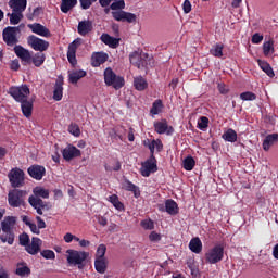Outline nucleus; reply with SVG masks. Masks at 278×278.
Wrapping results in <instances>:
<instances>
[{
	"label": "nucleus",
	"mask_w": 278,
	"mask_h": 278,
	"mask_svg": "<svg viewBox=\"0 0 278 278\" xmlns=\"http://www.w3.org/2000/svg\"><path fill=\"white\" fill-rule=\"evenodd\" d=\"M33 193L34 194L28 198V202L30 203L31 207L37 211V214L42 216V208L46 207L42 199H49V189H45L43 187H35L33 189Z\"/></svg>",
	"instance_id": "1"
},
{
	"label": "nucleus",
	"mask_w": 278,
	"mask_h": 278,
	"mask_svg": "<svg viewBox=\"0 0 278 278\" xmlns=\"http://www.w3.org/2000/svg\"><path fill=\"white\" fill-rule=\"evenodd\" d=\"M1 229L3 235L0 236L1 242L9 244H14V229H16V217L15 216H7L1 222Z\"/></svg>",
	"instance_id": "2"
},
{
	"label": "nucleus",
	"mask_w": 278,
	"mask_h": 278,
	"mask_svg": "<svg viewBox=\"0 0 278 278\" xmlns=\"http://www.w3.org/2000/svg\"><path fill=\"white\" fill-rule=\"evenodd\" d=\"M89 256L90 253L86 251H77L73 249L67 250L65 254L68 266H78V268L84 266V263Z\"/></svg>",
	"instance_id": "3"
},
{
	"label": "nucleus",
	"mask_w": 278,
	"mask_h": 278,
	"mask_svg": "<svg viewBox=\"0 0 278 278\" xmlns=\"http://www.w3.org/2000/svg\"><path fill=\"white\" fill-rule=\"evenodd\" d=\"M104 83L106 86H113L115 90H121L125 86V78L117 76L112 68L108 67L104 71Z\"/></svg>",
	"instance_id": "4"
},
{
	"label": "nucleus",
	"mask_w": 278,
	"mask_h": 278,
	"mask_svg": "<svg viewBox=\"0 0 278 278\" xmlns=\"http://www.w3.org/2000/svg\"><path fill=\"white\" fill-rule=\"evenodd\" d=\"M129 60L134 66H137V68H144V66L149 65L151 58L149 54L138 50L130 53Z\"/></svg>",
	"instance_id": "5"
},
{
	"label": "nucleus",
	"mask_w": 278,
	"mask_h": 278,
	"mask_svg": "<svg viewBox=\"0 0 278 278\" xmlns=\"http://www.w3.org/2000/svg\"><path fill=\"white\" fill-rule=\"evenodd\" d=\"M225 257V249L222 245H215L205 253L207 264H218Z\"/></svg>",
	"instance_id": "6"
},
{
	"label": "nucleus",
	"mask_w": 278,
	"mask_h": 278,
	"mask_svg": "<svg viewBox=\"0 0 278 278\" xmlns=\"http://www.w3.org/2000/svg\"><path fill=\"white\" fill-rule=\"evenodd\" d=\"M9 94H11V97H13V99H15L18 103H23L27 101V97L30 94L29 87L26 85L11 87L9 89Z\"/></svg>",
	"instance_id": "7"
},
{
	"label": "nucleus",
	"mask_w": 278,
	"mask_h": 278,
	"mask_svg": "<svg viewBox=\"0 0 278 278\" xmlns=\"http://www.w3.org/2000/svg\"><path fill=\"white\" fill-rule=\"evenodd\" d=\"M27 192L23 190H13L9 192L8 201L11 207H21L25 205V197Z\"/></svg>",
	"instance_id": "8"
},
{
	"label": "nucleus",
	"mask_w": 278,
	"mask_h": 278,
	"mask_svg": "<svg viewBox=\"0 0 278 278\" xmlns=\"http://www.w3.org/2000/svg\"><path fill=\"white\" fill-rule=\"evenodd\" d=\"M9 181L13 188H21L25 181V173L18 167L11 169L9 173Z\"/></svg>",
	"instance_id": "9"
},
{
	"label": "nucleus",
	"mask_w": 278,
	"mask_h": 278,
	"mask_svg": "<svg viewBox=\"0 0 278 278\" xmlns=\"http://www.w3.org/2000/svg\"><path fill=\"white\" fill-rule=\"evenodd\" d=\"M140 173L142 177H149L151 173H157V161L151 155L149 160L142 163Z\"/></svg>",
	"instance_id": "10"
},
{
	"label": "nucleus",
	"mask_w": 278,
	"mask_h": 278,
	"mask_svg": "<svg viewBox=\"0 0 278 278\" xmlns=\"http://www.w3.org/2000/svg\"><path fill=\"white\" fill-rule=\"evenodd\" d=\"M112 16L115 21H119L122 23L135 24L138 21V15L126 11H112Z\"/></svg>",
	"instance_id": "11"
},
{
	"label": "nucleus",
	"mask_w": 278,
	"mask_h": 278,
	"mask_svg": "<svg viewBox=\"0 0 278 278\" xmlns=\"http://www.w3.org/2000/svg\"><path fill=\"white\" fill-rule=\"evenodd\" d=\"M27 42L34 51H47L49 49V43L45 39H40L34 35L27 38Z\"/></svg>",
	"instance_id": "12"
},
{
	"label": "nucleus",
	"mask_w": 278,
	"mask_h": 278,
	"mask_svg": "<svg viewBox=\"0 0 278 278\" xmlns=\"http://www.w3.org/2000/svg\"><path fill=\"white\" fill-rule=\"evenodd\" d=\"M18 27H12L9 26L3 30V40L7 42V45H16L18 40L16 39V36L18 35Z\"/></svg>",
	"instance_id": "13"
},
{
	"label": "nucleus",
	"mask_w": 278,
	"mask_h": 278,
	"mask_svg": "<svg viewBox=\"0 0 278 278\" xmlns=\"http://www.w3.org/2000/svg\"><path fill=\"white\" fill-rule=\"evenodd\" d=\"M81 46V39L77 38L75 39L70 46L67 51V59L68 62L72 64V66H75L77 64V48Z\"/></svg>",
	"instance_id": "14"
},
{
	"label": "nucleus",
	"mask_w": 278,
	"mask_h": 278,
	"mask_svg": "<svg viewBox=\"0 0 278 278\" xmlns=\"http://www.w3.org/2000/svg\"><path fill=\"white\" fill-rule=\"evenodd\" d=\"M27 27L36 34L37 36H41V38H51V30L39 23L28 24Z\"/></svg>",
	"instance_id": "15"
},
{
	"label": "nucleus",
	"mask_w": 278,
	"mask_h": 278,
	"mask_svg": "<svg viewBox=\"0 0 278 278\" xmlns=\"http://www.w3.org/2000/svg\"><path fill=\"white\" fill-rule=\"evenodd\" d=\"M62 155L66 162H71V160H74V157H79L81 155V151L75 146L68 144L65 149H63Z\"/></svg>",
	"instance_id": "16"
},
{
	"label": "nucleus",
	"mask_w": 278,
	"mask_h": 278,
	"mask_svg": "<svg viewBox=\"0 0 278 278\" xmlns=\"http://www.w3.org/2000/svg\"><path fill=\"white\" fill-rule=\"evenodd\" d=\"M154 130L156 134H166L167 136H170L175 131L173 126H169L166 119L154 122Z\"/></svg>",
	"instance_id": "17"
},
{
	"label": "nucleus",
	"mask_w": 278,
	"mask_h": 278,
	"mask_svg": "<svg viewBox=\"0 0 278 278\" xmlns=\"http://www.w3.org/2000/svg\"><path fill=\"white\" fill-rule=\"evenodd\" d=\"M14 52L17 55V58H21L22 62H24V64H31V53H29V50L21 47V46H16L14 48Z\"/></svg>",
	"instance_id": "18"
},
{
	"label": "nucleus",
	"mask_w": 278,
	"mask_h": 278,
	"mask_svg": "<svg viewBox=\"0 0 278 278\" xmlns=\"http://www.w3.org/2000/svg\"><path fill=\"white\" fill-rule=\"evenodd\" d=\"M40 247H42V240L40 238L34 237L31 242L26 245V251L30 255H37L40 252Z\"/></svg>",
	"instance_id": "19"
},
{
	"label": "nucleus",
	"mask_w": 278,
	"mask_h": 278,
	"mask_svg": "<svg viewBox=\"0 0 278 278\" xmlns=\"http://www.w3.org/2000/svg\"><path fill=\"white\" fill-rule=\"evenodd\" d=\"M46 169L43 166L39 165H33L28 168V175L33 177V179H36L37 181H40L45 177Z\"/></svg>",
	"instance_id": "20"
},
{
	"label": "nucleus",
	"mask_w": 278,
	"mask_h": 278,
	"mask_svg": "<svg viewBox=\"0 0 278 278\" xmlns=\"http://www.w3.org/2000/svg\"><path fill=\"white\" fill-rule=\"evenodd\" d=\"M108 58H110L108 55V53L105 52H94L91 55V66H101V64H105V62H108Z\"/></svg>",
	"instance_id": "21"
},
{
	"label": "nucleus",
	"mask_w": 278,
	"mask_h": 278,
	"mask_svg": "<svg viewBox=\"0 0 278 278\" xmlns=\"http://www.w3.org/2000/svg\"><path fill=\"white\" fill-rule=\"evenodd\" d=\"M9 7L12 12H25L27 10V0H10Z\"/></svg>",
	"instance_id": "22"
},
{
	"label": "nucleus",
	"mask_w": 278,
	"mask_h": 278,
	"mask_svg": "<svg viewBox=\"0 0 278 278\" xmlns=\"http://www.w3.org/2000/svg\"><path fill=\"white\" fill-rule=\"evenodd\" d=\"M143 144L144 147H148V149H150L151 151V155H153V153H155V151H162L163 149V144H162V141L160 139H156V140H149V139H146L143 141Z\"/></svg>",
	"instance_id": "23"
},
{
	"label": "nucleus",
	"mask_w": 278,
	"mask_h": 278,
	"mask_svg": "<svg viewBox=\"0 0 278 278\" xmlns=\"http://www.w3.org/2000/svg\"><path fill=\"white\" fill-rule=\"evenodd\" d=\"M100 39H101V42H103L108 47H111V49H116V47H118L121 42V39H116L110 36L109 34H102Z\"/></svg>",
	"instance_id": "24"
},
{
	"label": "nucleus",
	"mask_w": 278,
	"mask_h": 278,
	"mask_svg": "<svg viewBox=\"0 0 278 278\" xmlns=\"http://www.w3.org/2000/svg\"><path fill=\"white\" fill-rule=\"evenodd\" d=\"M86 77V71L83 70H73L68 72L70 84H77L79 79Z\"/></svg>",
	"instance_id": "25"
},
{
	"label": "nucleus",
	"mask_w": 278,
	"mask_h": 278,
	"mask_svg": "<svg viewBox=\"0 0 278 278\" xmlns=\"http://www.w3.org/2000/svg\"><path fill=\"white\" fill-rule=\"evenodd\" d=\"M64 79L59 78L56 80L55 87H54V92H53V99L54 101H62L63 92H64Z\"/></svg>",
	"instance_id": "26"
},
{
	"label": "nucleus",
	"mask_w": 278,
	"mask_h": 278,
	"mask_svg": "<svg viewBox=\"0 0 278 278\" xmlns=\"http://www.w3.org/2000/svg\"><path fill=\"white\" fill-rule=\"evenodd\" d=\"M77 29L80 36H88L92 31V23L90 21H81L78 23Z\"/></svg>",
	"instance_id": "27"
},
{
	"label": "nucleus",
	"mask_w": 278,
	"mask_h": 278,
	"mask_svg": "<svg viewBox=\"0 0 278 278\" xmlns=\"http://www.w3.org/2000/svg\"><path fill=\"white\" fill-rule=\"evenodd\" d=\"M108 264H109L108 258H96L94 268L97 273H99L100 275H105L108 270Z\"/></svg>",
	"instance_id": "28"
},
{
	"label": "nucleus",
	"mask_w": 278,
	"mask_h": 278,
	"mask_svg": "<svg viewBox=\"0 0 278 278\" xmlns=\"http://www.w3.org/2000/svg\"><path fill=\"white\" fill-rule=\"evenodd\" d=\"M278 142V134H271L265 137L263 141V149L264 151H270V147L277 144Z\"/></svg>",
	"instance_id": "29"
},
{
	"label": "nucleus",
	"mask_w": 278,
	"mask_h": 278,
	"mask_svg": "<svg viewBox=\"0 0 278 278\" xmlns=\"http://www.w3.org/2000/svg\"><path fill=\"white\" fill-rule=\"evenodd\" d=\"M134 86L139 92H142V90H147V88H149V83L144 77L137 76L134 78Z\"/></svg>",
	"instance_id": "30"
},
{
	"label": "nucleus",
	"mask_w": 278,
	"mask_h": 278,
	"mask_svg": "<svg viewBox=\"0 0 278 278\" xmlns=\"http://www.w3.org/2000/svg\"><path fill=\"white\" fill-rule=\"evenodd\" d=\"M165 210L167 214H170L172 216H175V214H179V206L174 200H167L165 202Z\"/></svg>",
	"instance_id": "31"
},
{
	"label": "nucleus",
	"mask_w": 278,
	"mask_h": 278,
	"mask_svg": "<svg viewBox=\"0 0 278 278\" xmlns=\"http://www.w3.org/2000/svg\"><path fill=\"white\" fill-rule=\"evenodd\" d=\"M222 138L226 142H237V140H238V132H236V130L229 128V129L224 131Z\"/></svg>",
	"instance_id": "32"
},
{
	"label": "nucleus",
	"mask_w": 278,
	"mask_h": 278,
	"mask_svg": "<svg viewBox=\"0 0 278 278\" xmlns=\"http://www.w3.org/2000/svg\"><path fill=\"white\" fill-rule=\"evenodd\" d=\"M189 249L192 253H200L203 249V243L200 238H194L189 243Z\"/></svg>",
	"instance_id": "33"
},
{
	"label": "nucleus",
	"mask_w": 278,
	"mask_h": 278,
	"mask_svg": "<svg viewBox=\"0 0 278 278\" xmlns=\"http://www.w3.org/2000/svg\"><path fill=\"white\" fill-rule=\"evenodd\" d=\"M22 220L23 223H25L27 227H29L31 233H36L37 236H40V228H38V226H36L34 222H31V219L27 217V215L22 216Z\"/></svg>",
	"instance_id": "34"
},
{
	"label": "nucleus",
	"mask_w": 278,
	"mask_h": 278,
	"mask_svg": "<svg viewBox=\"0 0 278 278\" xmlns=\"http://www.w3.org/2000/svg\"><path fill=\"white\" fill-rule=\"evenodd\" d=\"M263 53L265 58H269V55H273V53H275V42L273 40L265 41L263 43Z\"/></svg>",
	"instance_id": "35"
},
{
	"label": "nucleus",
	"mask_w": 278,
	"mask_h": 278,
	"mask_svg": "<svg viewBox=\"0 0 278 278\" xmlns=\"http://www.w3.org/2000/svg\"><path fill=\"white\" fill-rule=\"evenodd\" d=\"M8 16H10L11 25H18L23 21V11H12Z\"/></svg>",
	"instance_id": "36"
},
{
	"label": "nucleus",
	"mask_w": 278,
	"mask_h": 278,
	"mask_svg": "<svg viewBox=\"0 0 278 278\" xmlns=\"http://www.w3.org/2000/svg\"><path fill=\"white\" fill-rule=\"evenodd\" d=\"M22 105V112L24 114V116H26V118H29V116H31V112L34 110V103H31L30 101H24V102H21Z\"/></svg>",
	"instance_id": "37"
},
{
	"label": "nucleus",
	"mask_w": 278,
	"mask_h": 278,
	"mask_svg": "<svg viewBox=\"0 0 278 278\" xmlns=\"http://www.w3.org/2000/svg\"><path fill=\"white\" fill-rule=\"evenodd\" d=\"M257 62L260 68H262V71L266 73L268 77H275V72H273V67H270V64H268V62L262 60H258Z\"/></svg>",
	"instance_id": "38"
},
{
	"label": "nucleus",
	"mask_w": 278,
	"mask_h": 278,
	"mask_svg": "<svg viewBox=\"0 0 278 278\" xmlns=\"http://www.w3.org/2000/svg\"><path fill=\"white\" fill-rule=\"evenodd\" d=\"M30 273L31 270L29 269L27 264L25 263L17 264L16 275H18L20 277H27V275H29Z\"/></svg>",
	"instance_id": "39"
},
{
	"label": "nucleus",
	"mask_w": 278,
	"mask_h": 278,
	"mask_svg": "<svg viewBox=\"0 0 278 278\" xmlns=\"http://www.w3.org/2000/svg\"><path fill=\"white\" fill-rule=\"evenodd\" d=\"M108 201H110V203H112V205L115 207V210H118V212H123V210H125V205H123L121 200H118V195L113 194L108 198Z\"/></svg>",
	"instance_id": "40"
},
{
	"label": "nucleus",
	"mask_w": 278,
	"mask_h": 278,
	"mask_svg": "<svg viewBox=\"0 0 278 278\" xmlns=\"http://www.w3.org/2000/svg\"><path fill=\"white\" fill-rule=\"evenodd\" d=\"M77 5V0H62L61 10L66 14L70 10H73Z\"/></svg>",
	"instance_id": "41"
},
{
	"label": "nucleus",
	"mask_w": 278,
	"mask_h": 278,
	"mask_svg": "<svg viewBox=\"0 0 278 278\" xmlns=\"http://www.w3.org/2000/svg\"><path fill=\"white\" fill-rule=\"evenodd\" d=\"M30 62H33V64L35 65V66H42V64H45V54L43 53H36L33 58H31V60H30Z\"/></svg>",
	"instance_id": "42"
},
{
	"label": "nucleus",
	"mask_w": 278,
	"mask_h": 278,
	"mask_svg": "<svg viewBox=\"0 0 278 278\" xmlns=\"http://www.w3.org/2000/svg\"><path fill=\"white\" fill-rule=\"evenodd\" d=\"M111 10H113V12H123V10H125V0H115V2L111 4Z\"/></svg>",
	"instance_id": "43"
},
{
	"label": "nucleus",
	"mask_w": 278,
	"mask_h": 278,
	"mask_svg": "<svg viewBox=\"0 0 278 278\" xmlns=\"http://www.w3.org/2000/svg\"><path fill=\"white\" fill-rule=\"evenodd\" d=\"M210 126V118L206 116H202L198 119V129H201V131H205L207 127Z\"/></svg>",
	"instance_id": "44"
},
{
	"label": "nucleus",
	"mask_w": 278,
	"mask_h": 278,
	"mask_svg": "<svg viewBox=\"0 0 278 278\" xmlns=\"http://www.w3.org/2000/svg\"><path fill=\"white\" fill-rule=\"evenodd\" d=\"M105 251H108L105 244H100L96 252V260H108L105 257Z\"/></svg>",
	"instance_id": "45"
},
{
	"label": "nucleus",
	"mask_w": 278,
	"mask_h": 278,
	"mask_svg": "<svg viewBox=\"0 0 278 278\" xmlns=\"http://www.w3.org/2000/svg\"><path fill=\"white\" fill-rule=\"evenodd\" d=\"M105 170H108L109 173H112V170H115V172L121 170V162L113 161L111 163H108L105 165Z\"/></svg>",
	"instance_id": "46"
},
{
	"label": "nucleus",
	"mask_w": 278,
	"mask_h": 278,
	"mask_svg": "<svg viewBox=\"0 0 278 278\" xmlns=\"http://www.w3.org/2000/svg\"><path fill=\"white\" fill-rule=\"evenodd\" d=\"M211 53L214 55V58H223V45L213 46Z\"/></svg>",
	"instance_id": "47"
},
{
	"label": "nucleus",
	"mask_w": 278,
	"mask_h": 278,
	"mask_svg": "<svg viewBox=\"0 0 278 278\" xmlns=\"http://www.w3.org/2000/svg\"><path fill=\"white\" fill-rule=\"evenodd\" d=\"M162 108H163V105H162V100H156L154 103H153V105H152V109H151V114H153V115H157V114H160V112H162Z\"/></svg>",
	"instance_id": "48"
},
{
	"label": "nucleus",
	"mask_w": 278,
	"mask_h": 278,
	"mask_svg": "<svg viewBox=\"0 0 278 278\" xmlns=\"http://www.w3.org/2000/svg\"><path fill=\"white\" fill-rule=\"evenodd\" d=\"M184 168L185 170H192V168H194V159H192V156H188L184 160Z\"/></svg>",
	"instance_id": "49"
},
{
	"label": "nucleus",
	"mask_w": 278,
	"mask_h": 278,
	"mask_svg": "<svg viewBox=\"0 0 278 278\" xmlns=\"http://www.w3.org/2000/svg\"><path fill=\"white\" fill-rule=\"evenodd\" d=\"M240 99L242 101H255V99H257V96H255V93L247 91L240 94Z\"/></svg>",
	"instance_id": "50"
},
{
	"label": "nucleus",
	"mask_w": 278,
	"mask_h": 278,
	"mask_svg": "<svg viewBox=\"0 0 278 278\" xmlns=\"http://www.w3.org/2000/svg\"><path fill=\"white\" fill-rule=\"evenodd\" d=\"M68 131L70 134H72V136H75L76 138H79V136L81 135V130L79 129V126H77L76 124L70 125Z\"/></svg>",
	"instance_id": "51"
},
{
	"label": "nucleus",
	"mask_w": 278,
	"mask_h": 278,
	"mask_svg": "<svg viewBox=\"0 0 278 278\" xmlns=\"http://www.w3.org/2000/svg\"><path fill=\"white\" fill-rule=\"evenodd\" d=\"M42 257H45V260H55V252L51 251V250H45L41 252Z\"/></svg>",
	"instance_id": "52"
},
{
	"label": "nucleus",
	"mask_w": 278,
	"mask_h": 278,
	"mask_svg": "<svg viewBox=\"0 0 278 278\" xmlns=\"http://www.w3.org/2000/svg\"><path fill=\"white\" fill-rule=\"evenodd\" d=\"M20 244L22 247H27L29 244V235L27 233H22L20 236Z\"/></svg>",
	"instance_id": "53"
},
{
	"label": "nucleus",
	"mask_w": 278,
	"mask_h": 278,
	"mask_svg": "<svg viewBox=\"0 0 278 278\" xmlns=\"http://www.w3.org/2000/svg\"><path fill=\"white\" fill-rule=\"evenodd\" d=\"M182 10L185 14H190V12H192V3H190V0H185L182 3Z\"/></svg>",
	"instance_id": "54"
},
{
	"label": "nucleus",
	"mask_w": 278,
	"mask_h": 278,
	"mask_svg": "<svg viewBox=\"0 0 278 278\" xmlns=\"http://www.w3.org/2000/svg\"><path fill=\"white\" fill-rule=\"evenodd\" d=\"M141 227H143V229H153L155 226L153 224V220L144 219L141 222Z\"/></svg>",
	"instance_id": "55"
},
{
	"label": "nucleus",
	"mask_w": 278,
	"mask_h": 278,
	"mask_svg": "<svg viewBox=\"0 0 278 278\" xmlns=\"http://www.w3.org/2000/svg\"><path fill=\"white\" fill-rule=\"evenodd\" d=\"M149 239L151 242H160V240H162V235H160L155 231H152L149 236Z\"/></svg>",
	"instance_id": "56"
},
{
	"label": "nucleus",
	"mask_w": 278,
	"mask_h": 278,
	"mask_svg": "<svg viewBox=\"0 0 278 278\" xmlns=\"http://www.w3.org/2000/svg\"><path fill=\"white\" fill-rule=\"evenodd\" d=\"M262 40H264V36L260 35L257 33L252 36L253 45H260V42H262Z\"/></svg>",
	"instance_id": "57"
},
{
	"label": "nucleus",
	"mask_w": 278,
	"mask_h": 278,
	"mask_svg": "<svg viewBox=\"0 0 278 278\" xmlns=\"http://www.w3.org/2000/svg\"><path fill=\"white\" fill-rule=\"evenodd\" d=\"M75 235L67 232L64 235L63 240L64 242H66L67 244H71V242L74 240Z\"/></svg>",
	"instance_id": "58"
},
{
	"label": "nucleus",
	"mask_w": 278,
	"mask_h": 278,
	"mask_svg": "<svg viewBox=\"0 0 278 278\" xmlns=\"http://www.w3.org/2000/svg\"><path fill=\"white\" fill-rule=\"evenodd\" d=\"M36 220L38 229H45L47 227V224L45 223V220H42L40 216H37Z\"/></svg>",
	"instance_id": "59"
},
{
	"label": "nucleus",
	"mask_w": 278,
	"mask_h": 278,
	"mask_svg": "<svg viewBox=\"0 0 278 278\" xmlns=\"http://www.w3.org/2000/svg\"><path fill=\"white\" fill-rule=\"evenodd\" d=\"M83 10H88V8H90V5H92L91 0H79Z\"/></svg>",
	"instance_id": "60"
},
{
	"label": "nucleus",
	"mask_w": 278,
	"mask_h": 278,
	"mask_svg": "<svg viewBox=\"0 0 278 278\" xmlns=\"http://www.w3.org/2000/svg\"><path fill=\"white\" fill-rule=\"evenodd\" d=\"M218 90L220 94H227V92H229V89H227V86H225V84H218Z\"/></svg>",
	"instance_id": "61"
},
{
	"label": "nucleus",
	"mask_w": 278,
	"mask_h": 278,
	"mask_svg": "<svg viewBox=\"0 0 278 278\" xmlns=\"http://www.w3.org/2000/svg\"><path fill=\"white\" fill-rule=\"evenodd\" d=\"M11 68L12 71H18V68H21V64L18 63L17 60L11 62Z\"/></svg>",
	"instance_id": "62"
},
{
	"label": "nucleus",
	"mask_w": 278,
	"mask_h": 278,
	"mask_svg": "<svg viewBox=\"0 0 278 278\" xmlns=\"http://www.w3.org/2000/svg\"><path fill=\"white\" fill-rule=\"evenodd\" d=\"M98 223H99V225H101L102 227H105V225H108V218H105V217H99V218H98Z\"/></svg>",
	"instance_id": "63"
},
{
	"label": "nucleus",
	"mask_w": 278,
	"mask_h": 278,
	"mask_svg": "<svg viewBox=\"0 0 278 278\" xmlns=\"http://www.w3.org/2000/svg\"><path fill=\"white\" fill-rule=\"evenodd\" d=\"M273 256L278 260V243L273 249Z\"/></svg>",
	"instance_id": "64"
}]
</instances>
